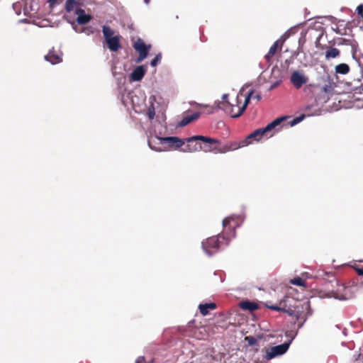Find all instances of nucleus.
Wrapping results in <instances>:
<instances>
[{"instance_id": "f257e3e1", "label": "nucleus", "mask_w": 363, "mask_h": 363, "mask_svg": "<svg viewBox=\"0 0 363 363\" xmlns=\"http://www.w3.org/2000/svg\"><path fill=\"white\" fill-rule=\"evenodd\" d=\"M286 119V117H280L272 122L269 123L266 127L263 128L257 129L253 131L252 133L248 135L247 138L241 142L240 145H238V147H244L249 144H251L252 141H259L263 137H266L267 138L272 137L273 135L272 130L278 125L281 124V123Z\"/></svg>"}, {"instance_id": "f03ea898", "label": "nucleus", "mask_w": 363, "mask_h": 363, "mask_svg": "<svg viewBox=\"0 0 363 363\" xmlns=\"http://www.w3.org/2000/svg\"><path fill=\"white\" fill-rule=\"evenodd\" d=\"M160 141V143L164 145H167L169 148H174L175 150L182 147L185 145V141L176 136L169 137H158L152 138L148 140L150 147L155 151L161 152L166 150V147H155L153 143Z\"/></svg>"}, {"instance_id": "7ed1b4c3", "label": "nucleus", "mask_w": 363, "mask_h": 363, "mask_svg": "<svg viewBox=\"0 0 363 363\" xmlns=\"http://www.w3.org/2000/svg\"><path fill=\"white\" fill-rule=\"evenodd\" d=\"M206 138L211 140V141L201 140V150L205 152L225 153L238 148L237 143L220 146V142L218 140L209 137H206Z\"/></svg>"}, {"instance_id": "20e7f679", "label": "nucleus", "mask_w": 363, "mask_h": 363, "mask_svg": "<svg viewBox=\"0 0 363 363\" xmlns=\"http://www.w3.org/2000/svg\"><path fill=\"white\" fill-rule=\"evenodd\" d=\"M229 242V236L225 237L224 235H218L208 238L205 242H202V247L208 255H211L216 252L222 246L228 245Z\"/></svg>"}, {"instance_id": "39448f33", "label": "nucleus", "mask_w": 363, "mask_h": 363, "mask_svg": "<svg viewBox=\"0 0 363 363\" xmlns=\"http://www.w3.org/2000/svg\"><path fill=\"white\" fill-rule=\"evenodd\" d=\"M185 141V145L182 148V151L184 152H194L201 151V140L205 141H211V140L207 139L206 136L203 135H195L190 138H186L184 139Z\"/></svg>"}, {"instance_id": "423d86ee", "label": "nucleus", "mask_w": 363, "mask_h": 363, "mask_svg": "<svg viewBox=\"0 0 363 363\" xmlns=\"http://www.w3.org/2000/svg\"><path fill=\"white\" fill-rule=\"evenodd\" d=\"M323 33H321L316 39L315 41V47L322 50H325V59L326 60H330L332 59L338 58L341 52L338 48L334 47L335 42L329 41V45H321L320 43V38H322Z\"/></svg>"}, {"instance_id": "0eeeda50", "label": "nucleus", "mask_w": 363, "mask_h": 363, "mask_svg": "<svg viewBox=\"0 0 363 363\" xmlns=\"http://www.w3.org/2000/svg\"><path fill=\"white\" fill-rule=\"evenodd\" d=\"M244 95L239 93L233 102H224L221 106V110L224 111L226 113L231 116L232 118H238L240 116H237V112L240 109V104L242 103Z\"/></svg>"}, {"instance_id": "6e6552de", "label": "nucleus", "mask_w": 363, "mask_h": 363, "mask_svg": "<svg viewBox=\"0 0 363 363\" xmlns=\"http://www.w3.org/2000/svg\"><path fill=\"white\" fill-rule=\"evenodd\" d=\"M291 340L281 345L269 347L266 350V354L264 359L269 361L277 356L284 354L289 349Z\"/></svg>"}, {"instance_id": "1a4fd4ad", "label": "nucleus", "mask_w": 363, "mask_h": 363, "mask_svg": "<svg viewBox=\"0 0 363 363\" xmlns=\"http://www.w3.org/2000/svg\"><path fill=\"white\" fill-rule=\"evenodd\" d=\"M134 49L139 53V56L136 60L138 63L142 62L148 55L150 45H146L143 40L138 39L133 45Z\"/></svg>"}, {"instance_id": "9d476101", "label": "nucleus", "mask_w": 363, "mask_h": 363, "mask_svg": "<svg viewBox=\"0 0 363 363\" xmlns=\"http://www.w3.org/2000/svg\"><path fill=\"white\" fill-rule=\"evenodd\" d=\"M308 77L298 71H294L290 77L291 82L296 88L300 89L308 82Z\"/></svg>"}, {"instance_id": "9b49d317", "label": "nucleus", "mask_w": 363, "mask_h": 363, "mask_svg": "<svg viewBox=\"0 0 363 363\" xmlns=\"http://www.w3.org/2000/svg\"><path fill=\"white\" fill-rule=\"evenodd\" d=\"M121 36L116 35L115 38H111L110 40L104 42L107 48L111 52H118L121 48Z\"/></svg>"}, {"instance_id": "f8f14e48", "label": "nucleus", "mask_w": 363, "mask_h": 363, "mask_svg": "<svg viewBox=\"0 0 363 363\" xmlns=\"http://www.w3.org/2000/svg\"><path fill=\"white\" fill-rule=\"evenodd\" d=\"M146 72L143 66L140 65L137 67L130 74V78L132 81H140L145 76Z\"/></svg>"}, {"instance_id": "ddd939ff", "label": "nucleus", "mask_w": 363, "mask_h": 363, "mask_svg": "<svg viewBox=\"0 0 363 363\" xmlns=\"http://www.w3.org/2000/svg\"><path fill=\"white\" fill-rule=\"evenodd\" d=\"M75 13L78 15L77 22L79 25H84L91 19V16L89 14H86L84 10L82 9H77Z\"/></svg>"}, {"instance_id": "4468645a", "label": "nucleus", "mask_w": 363, "mask_h": 363, "mask_svg": "<svg viewBox=\"0 0 363 363\" xmlns=\"http://www.w3.org/2000/svg\"><path fill=\"white\" fill-rule=\"evenodd\" d=\"M239 306L241 309L250 312L255 311L259 308V306L257 303L250 301H243L240 302Z\"/></svg>"}, {"instance_id": "2eb2a0df", "label": "nucleus", "mask_w": 363, "mask_h": 363, "mask_svg": "<svg viewBox=\"0 0 363 363\" xmlns=\"http://www.w3.org/2000/svg\"><path fill=\"white\" fill-rule=\"evenodd\" d=\"M232 222L235 223V220L233 217L225 218L223 220V225L225 231L229 230L230 233L233 235L235 233V228L236 227V225H232Z\"/></svg>"}, {"instance_id": "dca6fc26", "label": "nucleus", "mask_w": 363, "mask_h": 363, "mask_svg": "<svg viewBox=\"0 0 363 363\" xmlns=\"http://www.w3.org/2000/svg\"><path fill=\"white\" fill-rule=\"evenodd\" d=\"M45 59L52 65L62 62V56L56 53L54 50L50 51L48 54L45 56Z\"/></svg>"}, {"instance_id": "f3484780", "label": "nucleus", "mask_w": 363, "mask_h": 363, "mask_svg": "<svg viewBox=\"0 0 363 363\" xmlns=\"http://www.w3.org/2000/svg\"><path fill=\"white\" fill-rule=\"evenodd\" d=\"M102 33L104 42L110 40L111 38H115L116 36V31L108 26L104 25L102 26Z\"/></svg>"}, {"instance_id": "a211bd4d", "label": "nucleus", "mask_w": 363, "mask_h": 363, "mask_svg": "<svg viewBox=\"0 0 363 363\" xmlns=\"http://www.w3.org/2000/svg\"><path fill=\"white\" fill-rule=\"evenodd\" d=\"M216 308V304L215 303H201L199 306V311L203 315H206L209 310H214Z\"/></svg>"}, {"instance_id": "6ab92c4d", "label": "nucleus", "mask_w": 363, "mask_h": 363, "mask_svg": "<svg viewBox=\"0 0 363 363\" xmlns=\"http://www.w3.org/2000/svg\"><path fill=\"white\" fill-rule=\"evenodd\" d=\"M252 94H253V90H251L249 91V93L247 94V96H243L245 100H244L242 105L240 107V109L239 110L238 112H237V116H242V114L244 113V111H245L247 106H248V104L250 103V99H252Z\"/></svg>"}, {"instance_id": "aec40b11", "label": "nucleus", "mask_w": 363, "mask_h": 363, "mask_svg": "<svg viewBox=\"0 0 363 363\" xmlns=\"http://www.w3.org/2000/svg\"><path fill=\"white\" fill-rule=\"evenodd\" d=\"M335 71L337 74H347L350 72V66L346 63H340L335 67Z\"/></svg>"}, {"instance_id": "412c9836", "label": "nucleus", "mask_w": 363, "mask_h": 363, "mask_svg": "<svg viewBox=\"0 0 363 363\" xmlns=\"http://www.w3.org/2000/svg\"><path fill=\"white\" fill-rule=\"evenodd\" d=\"M80 5L79 0H67L65 3V10L67 12H71L74 9H79L78 6Z\"/></svg>"}, {"instance_id": "4be33fe9", "label": "nucleus", "mask_w": 363, "mask_h": 363, "mask_svg": "<svg viewBox=\"0 0 363 363\" xmlns=\"http://www.w3.org/2000/svg\"><path fill=\"white\" fill-rule=\"evenodd\" d=\"M278 48V41H276L269 48L268 52L265 55L264 58L267 62H269L270 60L273 57L274 54L277 52Z\"/></svg>"}, {"instance_id": "5701e85b", "label": "nucleus", "mask_w": 363, "mask_h": 363, "mask_svg": "<svg viewBox=\"0 0 363 363\" xmlns=\"http://www.w3.org/2000/svg\"><path fill=\"white\" fill-rule=\"evenodd\" d=\"M291 284L299 286H306V281L301 279V277H295L291 280Z\"/></svg>"}, {"instance_id": "b1692460", "label": "nucleus", "mask_w": 363, "mask_h": 363, "mask_svg": "<svg viewBox=\"0 0 363 363\" xmlns=\"http://www.w3.org/2000/svg\"><path fill=\"white\" fill-rule=\"evenodd\" d=\"M228 94H225L223 95L222 96V101H216V107L218 109H220L221 110V106H223V103L224 102H229L228 100Z\"/></svg>"}, {"instance_id": "393cba45", "label": "nucleus", "mask_w": 363, "mask_h": 363, "mask_svg": "<svg viewBox=\"0 0 363 363\" xmlns=\"http://www.w3.org/2000/svg\"><path fill=\"white\" fill-rule=\"evenodd\" d=\"M322 91L327 94H330L333 91V86L330 82H329L328 84H325L323 88Z\"/></svg>"}, {"instance_id": "a878e982", "label": "nucleus", "mask_w": 363, "mask_h": 363, "mask_svg": "<svg viewBox=\"0 0 363 363\" xmlns=\"http://www.w3.org/2000/svg\"><path fill=\"white\" fill-rule=\"evenodd\" d=\"M161 59H162V55H161V54H160V53L157 54V55L155 57V58L151 61V63H150V64H151V65H152V67H155V66L157 65V63L161 60Z\"/></svg>"}, {"instance_id": "bb28decb", "label": "nucleus", "mask_w": 363, "mask_h": 363, "mask_svg": "<svg viewBox=\"0 0 363 363\" xmlns=\"http://www.w3.org/2000/svg\"><path fill=\"white\" fill-rule=\"evenodd\" d=\"M265 306L269 309L277 311H285L283 308H281L277 305H269V304L266 303Z\"/></svg>"}, {"instance_id": "cd10ccee", "label": "nucleus", "mask_w": 363, "mask_h": 363, "mask_svg": "<svg viewBox=\"0 0 363 363\" xmlns=\"http://www.w3.org/2000/svg\"><path fill=\"white\" fill-rule=\"evenodd\" d=\"M245 340L247 341L249 345H254L257 342V339L252 336L246 337Z\"/></svg>"}, {"instance_id": "c85d7f7f", "label": "nucleus", "mask_w": 363, "mask_h": 363, "mask_svg": "<svg viewBox=\"0 0 363 363\" xmlns=\"http://www.w3.org/2000/svg\"><path fill=\"white\" fill-rule=\"evenodd\" d=\"M191 122V119H190L189 116H185L183 118V119L182 120V121L180 123V125L182 126H184Z\"/></svg>"}, {"instance_id": "c756f323", "label": "nucleus", "mask_w": 363, "mask_h": 363, "mask_svg": "<svg viewBox=\"0 0 363 363\" xmlns=\"http://www.w3.org/2000/svg\"><path fill=\"white\" fill-rule=\"evenodd\" d=\"M147 116L150 120L154 118V117L155 116V108L153 107L148 108Z\"/></svg>"}, {"instance_id": "7c9ffc66", "label": "nucleus", "mask_w": 363, "mask_h": 363, "mask_svg": "<svg viewBox=\"0 0 363 363\" xmlns=\"http://www.w3.org/2000/svg\"><path fill=\"white\" fill-rule=\"evenodd\" d=\"M303 118H304V115H302L301 116L294 118L293 121L291 122V125L292 126V125H294L298 123L299 122H301L302 121V119Z\"/></svg>"}, {"instance_id": "2f4dec72", "label": "nucleus", "mask_w": 363, "mask_h": 363, "mask_svg": "<svg viewBox=\"0 0 363 363\" xmlns=\"http://www.w3.org/2000/svg\"><path fill=\"white\" fill-rule=\"evenodd\" d=\"M350 40L345 39V38H340L339 42L337 43V45H350Z\"/></svg>"}, {"instance_id": "473e14b6", "label": "nucleus", "mask_w": 363, "mask_h": 363, "mask_svg": "<svg viewBox=\"0 0 363 363\" xmlns=\"http://www.w3.org/2000/svg\"><path fill=\"white\" fill-rule=\"evenodd\" d=\"M252 99H256L257 101H259L262 99V95H261V94H260V93H257V94H255V93L253 91Z\"/></svg>"}, {"instance_id": "72a5a7b5", "label": "nucleus", "mask_w": 363, "mask_h": 363, "mask_svg": "<svg viewBox=\"0 0 363 363\" xmlns=\"http://www.w3.org/2000/svg\"><path fill=\"white\" fill-rule=\"evenodd\" d=\"M357 11L359 16H363V4H360L357 7Z\"/></svg>"}, {"instance_id": "f704fd0d", "label": "nucleus", "mask_w": 363, "mask_h": 363, "mask_svg": "<svg viewBox=\"0 0 363 363\" xmlns=\"http://www.w3.org/2000/svg\"><path fill=\"white\" fill-rule=\"evenodd\" d=\"M200 116V113L199 112L194 113L191 116H189L190 119H191V122L194 120H196Z\"/></svg>"}, {"instance_id": "c9c22d12", "label": "nucleus", "mask_w": 363, "mask_h": 363, "mask_svg": "<svg viewBox=\"0 0 363 363\" xmlns=\"http://www.w3.org/2000/svg\"><path fill=\"white\" fill-rule=\"evenodd\" d=\"M354 363H363V352L358 355Z\"/></svg>"}, {"instance_id": "e433bc0d", "label": "nucleus", "mask_w": 363, "mask_h": 363, "mask_svg": "<svg viewBox=\"0 0 363 363\" xmlns=\"http://www.w3.org/2000/svg\"><path fill=\"white\" fill-rule=\"evenodd\" d=\"M58 0H48V3L50 4V7L52 8L55 4H57Z\"/></svg>"}, {"instance_id": "4c0bfd02", "label": "nucleus", "mask_w": 363, "mask_h": 363, "mask_svg": "<svg viewBox=\"0 0 363 363\" xmlns=\"http://www.w3.org/2000/svg\"><path fill=\"white\" fill-rule=\"evenodd\" d=\"M356 272L359 275L363 276V267L362 268H356Z\"/></svg>"}, {"instance_id": "58836bf2", "label": "nucleus", "mask_w": 363, "mask_h": 363, "mask_svg": "<svg viewBox=\"0 0 363 363\" xmlns=\"http://www.w3.org/2000/svg\"><path fill=\"white\" fill-rule=\"evenodd\" d=\"M153 145L155 147H162L163 145L160 143V141H157L153 143Z\"/></svg>"}, {"instance_id": "ea45409f", "label": "nucleus", "mask_w": 363, "mask_h": 363, "mask_svg": "<svg viewBox=\"0 0 363 363\" xmlns=\"http://www.w3.org/2000/svg\"><path fill=\"white\" fill-rule=\"evenodd\" d=\"M362 19H363V16H362Z\"/></svg>"}]
</instances>
